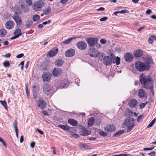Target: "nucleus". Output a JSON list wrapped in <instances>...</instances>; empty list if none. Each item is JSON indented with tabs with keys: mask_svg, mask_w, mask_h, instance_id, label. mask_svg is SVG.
I'll return each instance as SVG.
<instances>
[{
	"mask_svg": "<svg viewBox=\"0 0 156 156\" xmlns=\"http://www.w3.org/2000/svg\"><path fill=\"white\" fill-rule=\"evenodd\" d=\"M76 46L79 50H83L87 48V45L86 42L82 41H79L77 43Z\"/></svg>",
	"mask_w": 156,
	"mask_h": 156,
	"instance_id": "obj_8",
	"label": "nucleus"
},
{
	"mask_svg": "<svg viewBox=\"0 0 156 156\" xmlns=\"http://www.w3.org/2000/svg\"><path fill=\"white\" fill-rule=\"evenodd\" d=\"M58 51L57 48H52L48 52L47 56L49 57H53L57 54Z\"/></svg>",
	"mask_w": 156,
	"mask_h": 156,
	"instance_id": "obj_16",
	"label": "nucleus"
},
{
	"mask_svg": "<svg viewBox=\"0 0 156 156\" xmlns=\"http://www.w3.org/2000/svg\"><path fill=\"white\" fill-rule=\"evenodd\" d=\"M124 132V130H121L119 131L118 132H117L116 133H115L114 134V136L115 137H117L119 136H120Z\"/></svg>",
	"mask_w": 156,
	"mask_h": 156,
	"instance_id": "obj_39",
	"label": "nucleus"
},
{
	"mask_svg": "<svg viewBox=\"0 0 156 156\" xmlns=\"http://www.w3.org/2000/svg\"><path fill=\"white\" fill-rule=\"evenodd\" d=\"M151 156H155V152L154 151H152L148 154Z\"/></svg>",
	"mask_w": 156,
	"mask_h": 156,
	"instance_id": "obj_56",
	"label": "nucleus"
},
{
	"mask_svg": "<svg viewBox=\"0 0 156 156\" xmlns=\"http://www.w3.org/2000/svg\"><path fill=\"white\" fill-rule=\"evenodd\" d=\"M0 142H1L2 143L3 145L5 147H7V145L5 142L3 140V139L0 137Z\"/></svg>",
	"mask_w": 156,
	"mask_h": 156,
	"instance_id": "obj_49",
	"label": "nucleus"
},
{
	"mask_svg": "<svg viewBox=\"0 0 156 156\" xmlns=\"http://www.w3.org/2000/svg\"><path fill=\"white\" fill-rule=\"evenodd\" d=\"M154 37H155L154 35H151L149 37L148 41L150 44H152L153 43L154 40Z\"/></svg>",
	"mask_w": 156,
	"mask_h": 156,
	"instance_id": "obj_38",
	"label": "nucleus"
},
{
	"mask_svg": "<svg viewBox=\"0 0 156 156\" xmlns=\"http://www.w3.org/2000/svg\"><path fill=\"white\" fill-rule=\"evenodd\" d=\"M151 13H152V11L151 9H148V10H147L146 11V13L147 14L149 15Z\"/></svg>",
	"mask_w": 156,
	"mask_h": 156,
	"instance_id": "obj_59",
	"label": "nucleus"
},
{
	"mask_svg": "<svg viewBox=\"0 0 156 156\" xmlns=\"http://www.w3.org/2000/svg\"><path fill=\"white\" fill-rule=\"evenodd\" d=\"M119 13H127L129 12V11L127 10H123L121 11H119Z\"/></svg>",
	"mask_w": 156,
	"mask_h": 156,
	"instance_id": "obj_48",
	"label": "nucleus"
},
{
	"mask_svg": "<svg viewBox=\"0 0 156 156\" xmlns=\"http://www.w3.org/2000/svg\"><path fill=\"white\" fill-rule=\"evenodd\" d=\"M58 126L63 130H68L70 129L69 127L66 125H58Z\"/></svg>",
	"mask_w": 156,
	"mask_h": 156,
	"instance_id": "obj_31",
	"label": "nucleus"
},
{
	"mask_svg": "<svg viewBox=\"0 0 156 156\" xmlns=\"http://www.w3.org/2000/svg\"><path fill=\"white\" fill-rule=\"evenodd\" d=\"M51 22V20H48L47 21H45L43 22L42 23V24L43 25H46L47 24H49Z\"/></svg>",
	"mask_w": 156,
	"mask_h": 156,
	"instance_id": "obj_57",
	"label": "nucleus"
},
{
	"mask_svg": "<svg viewBox=\"0 0 156 156\" xmlns=\"http://www.w3.org/2000/svg\"><path fill=\"white\" fill-rule=\"evenodd\" d=\"M113 58L108 56H105L103 58V63L106 66L111 65L112 62Z\"/></svg>",
	"mask_w": 156,
	"mask_h": 156,
	"instance_id": "obj_9",
	"label": "nucleus"
},
{
	"mask_svg": "<svg viewBox=\"0 0 156 156\" xmlns=\"http://www.w3.org/2000/svg\"><path fill=\"white\" fill-rule=\"evenodd\" d=\"M138 103L137 101L135 99H132L129 104V106L131 108H134L136 107Z\"/></svg>",
	"mask_w": 156,
	"mask_h": 156,
	"instance_id": "obj_19",
	"label": "nucleus"
},
{
	"mask_svg": "<svg viewBox=\"0 0 156 156\" xmlns=\"http://www.w3.org/2000/svg\"><path fill=\"white\" fill-rule=\"evenodd\" d=\"M143 51L140 50H138L135 51L134 52V54L135 57H139L142 55Z\"/></svg>",
	"mask_w": 156,
	"mask_h": 156,
	"instance_id": "obj_22",
	"label": "nucleus"
},
{
	"mask_svg": "<svg viewBox=\"0 0 156 156\" xmlns=\"http://www.w3.org/2000/svg\"><path fill=\"white\" fill-rule=\"evenodd\" d=\"M124 58L125 60L128 62H131L133 59V56L129 53H127L125 54Z\"/></svg>",
	"mask_w": 156,
	"mask_h": 156,
	"instance_id": "obj_18",
	"label": "nucleus"
},
{
	"mask_svg": "<svg viewBox=\"0 0 156 156\" xmlns=\"http://www.w3.org/2000/svg\"><path fill=\"white\" fill-rule=\"evenodd\" d=\"M124 124L128 127L127 131H130L134 126L133 119L132 118L126 119L124 121Z\"/></svg>",
	"mask_w": 156,
	"mask_h": 156,
	"instance_id": "obj_5",
	"label": "nucleus"
},
{
	"mask_svg": "<svg viewBox=\"0 0 156 156\" xmlns=\"http://www.w3.org/2000/svg\"><path fill=\"white\" fill-rule=\"evenodd\" d=\"M11 56V54L9 53L6 54L5 55V58H9Z\"/></svg>",
	"mask_w": 156,
	"mask_h": 156,
	"instance_id": "obj_62",
	"label": "nucleus"
},
{
	"mask_svg": "<svg viewBox=\"0 0 156 156\" xmlns=\"http://www.w3.org/2000/svg\"><path fill=\"white\" fill-rule=\"evenodd\" d=\"M14 35H16L17 37H18L22 34V33H21L20 29L19 28L16 29L14 32Z\"/></svg>",
	"mask_w": 156,
	"mask_h": 156,
	"instance_id": "obj_32",
	"label": "nucleus"
},
{
	"mask_svg": "<svg viewBox=\"0 0 156 156\" xmlns=\"http://www.w3.org/2000/svg\"><path fill=\"white\" fill-rule=\"evenodd\" d=\"M94 121V118L93 117L90 118L88 120V126H92L93 125Z\"/></svg>",
	"mask_w": 156,
	"mask_h": 156,
	"instance_id": "obj_29",
	"label": "nucleus"
},
{
	"mask_svg": "<svg viewBox=\"0 0 156 156\" xmlns=\"http://www.w3.org/2000/svg\"><path fill=\"white\" fill-rule=\"evenodd\" d=\"M135 67L139 71L142 72L149 70L150 66L148 64L140 61H137L135 63Z\"/></svg>",
	"mask_w": 156,
	"mask_h": 156,
	"instance_id": "obj_2",
	"label": "nucleus"
},
{
	"mask_svg": "<svg viewBox=\"0 0 156 156\" xmlns=\"http://www.w3.org/2000/svg\"><path fill=\"white\" fill-rule=\"evenodd\" d=\"M24 139L23 136V135L21 136L20 139V143H22Z\"/></svg>",
	"mask_w": 156,
	"mask_h": 156,
	"instance_id": "obj_60",
	"label": "nucleus"
},
{
	"mask_svg": "<svg viewBox=\"0 0 156 156\" xmlns=\"http://www.w3.org/2000/svg\"><path fill=\"white\" fill-rule=\"evenodd\" d=\"M75 50L72 48L68 49L65 52L66 56L69 57L73 56L75 55Z\"/></svg>",
	"mask_w": 156,
	"mask_h": 156,
	"instance_id": "obj_11",
	"label": "nucleus"
},
{
	"mask_svg": "<svg viewBox=\"0 0 156 156\" xmlns=\"http://www.w3.org/2000/svg\"><path fill=\"white\" fill-rule=\"evenodd\" d=\"M79 135L76 134L72 135V137L75 138H77L79 137Z\"/></svg>",
	"mask_w": 156,
	"mask_h": 156,
	"instance_id": "obj_61",
	"label": "nucleus"
},
{
	"mask_svg": "<svg viewBox=\"0 0 156 156\" xmlns=\"http://www.w3.org/2000/svg\"><path fill=\"white\" fill-rule=\"evenodd\" d=\"M42 89L43 92L45 94H47L48 95L50 94L51 96L55 92V90L52 86L48 83H44L43 84Z\"/></svg>",
	"mask_w": 156,
	"mask_h": 156,
	"instance_id": "obj_3",
	"label": "nucleus"
},
{
	"mask_svg": "<svg viewBox=\"0 0 156 156\" xmlns=\"http://www.w3.org/2000/svg\"><path fill=\"white\" fill-rule=\"evenodd\" d=\"M43 11L44 14L45 15H47L50 13L51 11V9L50 7H48L45 8Z\"/></svg>",
	"mask_w": 156,
	"mask_h": 156,
	"instance_id": "obj_25",
	"label": "nucleus"
},
{
	"mask_svg": "<svg viewBox=\"0 0 156 156\" xmlns=\"http://www.w3.org/2000/svg\"><path fill=\"white\" fill-rule=\"evenodd\" d=\"M45 4V1L43 0H40L35 2L33 6V9L35 12L40 11L44 6Z\"/></svg>",
	"mask_w": 156,
	"mask_h": 156,
	"instance_id": "obj_4",
	"label": "nucleus"
},
{
	"mask_svg": "<svg viewBox=\"0 0 156 156\" xmlns=\"http://www.w3.org/2000/svg\"><path fill=\"white\" fill-rule=\"evenodd\" d=\"M76 38L75 37H71L65 41H63V43L65 44H68L70 43L71 41L73 39H76Z\"/></svg>",
	"mask_w": 156,
	"mask_h": 156,
	"instance_id": "obj_37",
	"label": "nucleus"
},
{
	"mask_svg": "<svg viewBox=\"0 0 156 156\" xmlns=\"http://www.w3.org/2000/svg\"><path fill=\"white\" fill-rule=\"evenodd\" d=\"M0 102L1 104L6 109L7 107L6 102L5 101H0Z\"/></svg>",
	"mask_w": 156,
	"mask_h": 156,
	"instance_id": "obj_43",
	"label": "nucleus"
},
{
	"mask_svg": "<svg viewBox=\"0 0 156 156\" xmlns=\"http://www.w3.org/2000/svg\"><path fill=\"white\" fill-rule=\"evenodd\" d=\"M12 18L15 20L17 25H21L22 22L21 18L18 15L15 14L12 16Z\"/></svg>",
	"mask_w": 156,
	"mask_h": 156,
	"instance_id": "obj_13",
	"label": "nucleus"
},
{
	"mask_svg": "<svg viewBox=\"0 0 156 156\" xmlns=\"http://www.w3.org/2000/svg\"><path fill=\"white\" fill-rule=\"evenodd\" d=\"M51 75L48 73H44L42 74V77L44 81L48 82L50 80Z\"/></svg>",
	"mask_w": 156,
	"mask_h": 156,
	"instance_id": "obj_17",
	"label": "nucleus"
},
{
	"mask_svg": "<svg viewBox=\"0 0 156 156\" xmlns=\"http://www.w3.org/2000/svg\"><path fill=\"white\" fill-rule=\"evenodd\" d=\"M43 114L45 115H48V113L45 110H43L42 111Z\"/></svg>",
	"mask_w": 156,
	"mask_h": 156,
	"instance_id": "obj_63",
	"label": "nucleus"
},
{
	"mask_svg": "<svg viewBox=\"0 0 156 156\" xmlns=\"http://www.w3.org/2000/svg\"><path fill=\"white\" fill-rule=\"evenodd\" d=\"M62 71V69L59 68H55L52 71V75L55 77L60 76L61 75Z\"/></svg>",
	"mask_w": 156,
	"mask_h": 156,
	"instance_id": "obj_15",
	"label": "nucleus"
},
{
	"mask_svg": "<svg viewBox=\"0 0 156 156\" xmlns=\"http://www.w3.org/2000/svg\"><path fill=\"white\" fill-rule=\"evenodd\" d=\"M82 135L83 136H87L90 134L91 132L88 131L86 128L82 129Z\"/></svg>",
	"mask_w": 156,
	"mask_h": 156,
	"instance_id": "obj_27",
	"label": "nucleus"
},
{
	"mask_svg": "<svg viewBox=\"0 0 156 156\" xmlns=\"http://www.w3.org/2000/svg\"><path fill=\"white\" fill-rule=\"evenodd\" d=\"M38 106L41 109H43L46 107V103L45 101L42 98H39L37 101Z\"/></svg>",
	"mask_w": 156,
	"mask_h": 156,
	"instance_id": "obj_7",
	"label": "nucleus"
},
{
	"mask_svg": "<svg viewBox=\"0 0 156 156\" xmlns=\"http://www.w3.org/2000/svg\"><path fill=\"white\" fill-rule=\"evenodd\" d=\"M68 1L69 0H61L60 2L63 4H65L68 2Z\"/></svg>",
	"mask_w": 156,
	"mask_h": 156,
	"instance_id": "obj_58",
	"label": "nucleus"
},
{
	"mask_svg": "<svg viewBox=\"0 0 156 156\" xmlns=\"http://www.w3.org/2000/svg\"><path fill=\"white\" fill-rule=\"evenodd\" d=\"M100 135L103 136H107V134L104 131H101L99 132V133Z\"/></svg>",
	"mask_w": 156,
	"mask_h": 156,
	"instance_id": "obj_44",
	"label": "nucleus"
},
{
	"mask_svg": "<svg viewBox=\"0 0 156 156\" xmlns=\"http://www.w3.org/2000/svg\"><path fill=\"white\" fill-rule=\"evenodd\" d=\"M79 147H82L85 149H87L88 147V146L86 144H83L82 143H80L79 144Z\"/></svg>",
	"mask_w": 156,
	"mask_h": 156,
	"instance_id": "obj_41",
	"label": "nucleus"
},
{
	"mask_svg": "<svg viewBox=\"0 0 156 156\" xmlns=\"http://www.w3.org/2000/svg\"><path fill=\"white\" fill-rule=\"evenodd\" d=\"M6 31L5 29H0V37H4L6 35Z\"/></svg>",
	"mask_w": 156,
	"mask_h": 156,
	"instance_id": "obj_28",
	"label": "nucleus"
},
{
	"mask_svg": "<svg viewBox=\"0 0 156 156\" xmlns=\"http://www.w3.org/2000/svg\"><path fill=\"white\" fill-rule=\"evenodd\" d=\"M63 63V61L62 59H58L55 61V64L57 67H60L62 65Z\"/></svg>",
	"mask_w": 156,
	"mask_h": 156,
	"instance_id": "obj_26",
	"label": "nucleus"
},
{
	"mask_svg": "<svg viewBox=\"0 0 156 156\" xmlns=\"http://www.w3.org/2000/svg\"><path fill=\"white\" fill-rule=\"evenodd\" d=\"M145 106V104L142 103L140 105V107L141 109L144 108Z\"/></svg>",
	"mask_w": 156,
	"mask_h": 156,
	"instance_id": "obj_54",
	"label": "nucleus"
},
{
	"mask_svg": "<svg viewBox=\"0 0 156 156\" xmlns=\"http://www.w3.org/2000/svg\"><path fill=\"white\" fill-rule=\"evenodd\" d=\"M40 16L37 15H36L34 16L33 17V20L34 22L38 21L40 19Z\"/></svg>",
	"mask_w": 156,
	"mask_h": 156,
	"instance_id": "obj_36",
	"label": "nucleus"
},
{
	"mask_svg": "<svg viewBox=\"0 0 156 156\" xmlns=\"http://www.w3.org/2000/svg\"><path fill=\"white\" fill-rule=\"evenodd\" d=\"M144 118V116L143 115H141L140 116H139L137 119V121L138 122H140V121L143 119V118Z\"/></svg>",
	"mask_w": 156,
	"mask_h": 156,
	"instance_id": "obj_47",
	"label": "nucleus"
},
{
	"mask_svg": "<svg viewBox=\"0 0 156 156\" xmlns=\"http://www.w3.org/2000/svg\"><path fill=\"white\" fill-rule=\"evenodd\" d=\"M23 56L24 54L23 53H21L17 55L16 56V57L17 58H20L22 57Z\"/></svg>",
	"mask_w": 156,
	"mask_h": 156,
	"instance_id": "obj_53",
	"label": "nucleus"
},
{
	"mask_svg": "<svg viewBox=\"0 0 156 156\" xmlns=\"http://www.w3.org/2000/svg\"><path fill=\"white\" fill-rule=\"evenodd\" d=\"M89 55L91 57H97L99 55V52L95 48H90L88 51Z\"/></svg>",
	"mask_w": 156,
	"mask_h": 156,
	"instance_id": "obj_6",
	"label": "nucleus"
},
{
	"mask_svg": "<svg viewBox=\"0 0 156 156\" xmlns=\"http://www.w3.org/2000/svg\"><path fill=\"white\" fill-rule=\"evenodd\" d=\"M68 123L73 126H77L78 123L76 120L73 119H69L68 120Z\"/></svg>",
	"mask_w": 156,
	"mask_h": 156,
	"instance_id": "obj_20",
	"label": "nucleus"
},
{
	"mask_svg": "<svg viewBox=\"0 0 156 156\" xmlns=\"http://www.w3.org/2000/svg\"><path fill=\"white\" fill-rule=\"evenodd\" d=\"M116 127L113 125H108L105 128V131L110 132L115 131L116 129Z\"/></svg>",
	"mask_w": 156,
	"mask_h": 156,
	"instance_id": "obj_12",
	"label": "nucleus"
},
{
	"mask_svg": "<svg viewBox=\"0 0 156 156\" xmlns=\"http://www.w3.org/2000/svg\"><path fill=\"white\" fill-rule=\"evenodd\" d=\"M115 63L117 65H119L120 63V58L119 57L117 56L115 58Z\"/></svg>",
	"mask_w": 156,
	"mask_h": 156,
	"instance_id": "obj_42",
	"label": "nucleus"
},
{
	"mask_svg": "<svg viewBox=\"0 0 156 156\" xmlns=\"http://www.w3.org/2000/svg\"><path fill=\"white\" fill-rule=\"evenodd\" d=\"M35 145V142H33L32 143H31L30 144V146L32 148H33L34 147Z\"/></svg>",
	"mask_w": 156,
	"mask_h": 156,
	"instance_id": "obj_64",
	"label": "nucleus"
},
{
	"mask_svg": "<svg viewBox=\"0 0 156 156\" xmlns=\"http://www.w3.org/2000/svg\"><path fill=\"white\" fill-rule=\"evenodd\" d=\"M33 22L31 20H28L27 21L26 24V26L27 27V28H30L31 26L33 24Z\"/></svg>",
	"mask_w": 156,
	"mask_h": 156,
	"instance_id": "obj_35",
	"label": "nucleus"
},
{
	"mask_svg": "<svg viewBox=\"0 0 156 156\" xmlns=\"http://www.w3.org/2000/svg\"><path fill=\"white\" fill-rule=\"evenodd\" d=\"M13 127L15 129V130H18V128L17 127V122L16 120L15 121V123L13 125Z\"/></svg>",
	"mask_w": 156,
	"mask_h": 156,
	"instance_id": "obj_52",
	"label": "nucleus"
},
{
	"mask_svg": "<svg viewBox=\"0 0 156 156\" xmlns=\"http://www.w3.org/2000/svg\"><path fill=\"white\" fill-rule=\"evenodd\" d=\"M146 93L143 89H141L139 91L138 96L139 98H143L145 96Z\"/></svg>",
	"mask_w": 156,
	"mask_h": 156,
	"instance_id": "obj_23",
	"label": "nucleus"
},
{
	"mask_svg": "<svg viewBox=\"0 0 156 156\" xmlns=\"http://www.w3.org/2000/svg\"><path fill=\"white\" fill-rule=\"evenodd\" d=\"M108 19V17H104L102 18H101L100 19V20L101 21H106Z\"/></svg>",
	"mask_w": 156,
	"mask_h": 156,
	"instance_id": "obj_51",
	"label": "nucleus"
},
{
	"mask_svg": "<svg viewBox=\"0 0 156 156\" xmlns=\"http://www.w3.org/2000/svg\"><path fill=\"white\" fill-rule=\"evenodd\" d=\"M26 2L29 5H32V1L31 0H26Z\"/></svg>",
	"mask_w": 156,
	"mask_h": 156,
	"instance_id": "obj_55",
	"label": "nucleus"
},
{
	"mask_svg": "<svg viewBox=\"0 0 156 156\" xmlns=\"http://www.w3.org/2000/svg\"><path fill=\"white\" fill-rule=\"evenodd\" d=\"M140 81L141 84L144 86V87L147 89L150 88L153 92L151 87L152 85V78L149 76H146L145 74L142 73L140 76Z\"/></svg>",
	"mask_w": 156,
	"mask_h": 156,
	"instance_id": "obj_1",
	"label": "nucleus"
},
{
	"mask_svg": "<svg viewBox=\"0 0 156 156\" xmlns=\"http://www.w3.org/2000/svg\"><path fill=\"white\" fill-rule=\"evenodd\" d=\"M153 61L152 59L151 56H148L147 57L146 59V62L145 63V64H147L150 66V64H153Z\"/></svg>",
	"mask_w": 156,
	"mask_h": 156,
	"instance_id": "obj_21",
	"label": "nucleus"
},
{
	"mask_svg": "<svg viewBox=\"0 0 156 156\" xmlns=\"http://www.w3.org/2000/svg\"><path fill=\"white\" fill-rule=\"evenodd\" d=\"M21 6L24 12H27L29 11V9L27 5H25L24 4H21Z\"/></svg>",
	"mask_w": 156,
	"mask_h": 156,
	"instance_id": "obj_30",
	"label": "nucleus"
},
{
	"mask_svg": "<svg viewBox=\"0 0 156 156\" xmlns=\"http://www.w3.org/2000/svg\"><path fill=\"white\" fill-rule=\"evenodd\" d=\"M156 121V118H154L147 126V128L151 127L153 125Z\"/></svg>",
	"mask_w": 156,
	"mask_h": 156,
	"instance_id": "obj_40",
	"label": "nucleus"
},
{
	"mask_svg": "<svg viewBox=\"0 0 156 156\" xmlns=\"http://www.w3.org/2000/svg\"><path fill=\"white\" fill-rule=\"evenodd\" d=\"M100 42L101 44H104L106 43V40L104 39H102L100 40Z\"/></svg>",
	"mask_w": 156,
	"mask_h": 156,
	"instance_id": "obj_50",
	"label": "nucleus"
},
{
	"mask_svg": "<svg viewBox=\"0 0 156 156\" xmlns=\"http://www.w3.org/2000/svg\"><path fill=\"white\" fill-rule=\"evenodd\" d=\"M97 39L93 37H90L87 39L86 41L88 45L90 47L94 46L96 42L97 41Z\"/></svg>",
	"mask_w": 156,
	"mask_h": 156,
	"instance_id": "obj_10",
	"label": "nucleus"
},
{
	"mask_svg": "<svg viewBox=\"0 0 156 156\" xmlns=\"http://www.w3.org/2000/svg\"><path fill=\"white\" fill-rule=\"evenodd\" d=\"M3 66L6 67L10 66V63L8 61L5 62L3 63Z\"/></svg>",
	"mask_w": 156,
	"mask_h": 156,
	"instance_id": "obj_45",
	"label": "nucleus"
},
{
	"mask_svg": "<svg viewBox=\"0 0 156 156\" xmlns=\"http://www.w3.org/2000/svg\"><path fill=\"white\" fill-rule=\"evenodd\" d=\"M14 25L15 24L13 21L9 20L6 22L5 27L7 29L10 30L12 29L14 27Z\"/></svg>",
	"mask_w": 156,
	"mask_h": 156,
	"instance_id": "obj_14",
	"label": "nucleus"
},
{
	"mask_svg": "<svg viewBox=\"0 0 156 156\" xmlns=\"http://www.w3.org/2000/svg\"><path fill=\"white\" fill-rule=\"evenodd\" d=\"M36 86L35 85L33 86V94L34 98L35 99L37 98V93L35 90Z\"/></svg>",
	"mask_w": 156,
	"mask_h": 156,
	"instance_id": "obj_34",
	"label": "nucleus"
},
{
	"mask_svg": "<svg viewBox=\"0 0 156 156\" xmlns=\"http://www.w3.org/2000/svg\"><path fill=\"white\" fill-rule=\"evenodd\" d=\"M66 82V80H65L61 81L60 86L63 88H66L68 87V83H65Z\"/></svg>",
	"mask_w": 156,
	"mask_h": 156,
	"instance_id": "obj_24",
	"label": "nucleus"
},
{
	"mask_svg": "<svg viewBox=\"0 0 156 156\" xmlns=\"http://www.w3.org/2000/svg\"><path fill=\"white\" fill-rule=\"evenodd\" d=\"M113 156H132L128 154H121L118 155H115Z\"/></svg>",
	"mask_w": 156,
	"mask_h": 156,
	"instance_id": "obj_46",
	"label": "nucleus"
},
{
	"mask_svg": "<svg viewBox=\"0 0 156 156\" xmlns=\"http://www.w3.org/2000/svg\"><path fill=\"white\" fill-rule=\"evenodd\" d=\"M12 10L13 12H15V14H17L18 12L19 11L20 8L17 6H15L12 8Z\"/></svg>",
	"mask_w": 156,
	"mask_h": 156,
	"instance_id": "obj_33",
	"label": "nucleus"
}]
</instances>
